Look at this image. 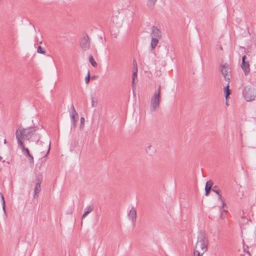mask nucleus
Returning <instances> with one entry per match:
<instances>
[{
    "label": "nucleus",
    "mask_w": 256,
    "mask_h": 256,
    "mask_svg": "<svg viewBox=\"0 0 256 256\" xmlns=\"http://www.w3.org/2000/svg\"><path fill=\"white\" fill-rule=\"evenodd\" d=\"M160 90H161V86H160V85L158 86L157 92H155L154 94H159V96H160Z\"/></svg>",
    "instance_id": "33"
},
{
    "label": "nucleus",
    "mask_w": 256,
    "mask_h": 256,
    "mask_svg": "<svg viewBox=\"0 0 256 256\" xmlns=\"http://www.w3.org/2000/svg\"><path fill=\"white\" fill-rule=\"evenodd\" d=\"M246 56H244L242 57V63L241 66L244 74L247 76L250 73V68L248 62L246 61Z\"/></svg>",
    "instance_id": "7"
},
{
    "label": "nucleus",
    "mask_w": 256,
    "mask_h": 256,
    "mask_svg": "<svg viewBox=\"0 0 256 256\" xmlns=\"http://www.w3.org/2000/svg\"><path fill=\"white\" fill-rule=\"evenodd\" d=\"M160 96H159V94H154L150 100V110L152 112H154L156 108L160 106Z\"/></svg>",
    "instance_id": "4"
},
{
    "label": "nucleus",
    "mask_w": 256,
    "mask_h": 256,
    "mask_svg": "<svg viewBox=\"0 0 256 256\" xmlns=\"http://www.w3.org/2000/svg\"><path fill=\"white\" fill-rule=\"evenodd\" d=\"M137 70H134V72L132 73V87L134 88V84L135 82V79L137 78Z\"/></svg>",
    "instance_id": "22"
},
{
    "label": "nucleus",
    "mask_w": 256,
    "mask_h": 256,
    "mask_svg": "<svg viewBox=\"0 0 256 256\" xmlns=\"http://www.w3.org/2000/svg\"><path fill=\"white\" fill-rule=\"evenodd\" d=\"M26 156L28 157V158L32 156V155L30 154V152H28V153H26Z\"/></svg>",
    "instance_id": "35"
},
{
    "label": "nucleus",
    "mask_w": 256,
    "mask_h": 256,
    "mask_svg": "<svg viewBox=\"0 0 256 256\" xmlns=\"http://www.w3.org/2000/svg\"><path fill=\"white\" fill-rule=\"evenodd\" d=\"M128 216L132 220L133 226H134L136 220V211L134 208H132L128 214Z\"/></svg>",
    "instance_id": "8"
},
{
    "label": "nucleus",
    "mask_w": 256,
    "mask_h": 256,
    "mask_svg": "<svg viewBox=\"0 0 256 256\" xmlns=\"http://www.w3.org/2000/svg\"><path fill=\"white\" fill-rule=\"evenodd\" d=\"M196 252H198V255L196 256H202L204 252L202 251V252L200 254V252L198 250V249L195 248L194 252V256H196Z\"/></svg>",
    "instance_id": "29"
},
{
    "label": "nucleus",
    "mask_w": 256,
    "mask_h": 256,
    "mask_svg": "<svg viewBox=\"0 0 256 256\" xmlns=\"http://www.w3.org/2000/svg\"><path fill=\"white\" fill-rule=\"evenodd\" d=\"M36 127H30L26 128L19 127L16 132L17 141L22 140L24 139L30 140L32 136L35 134L36 130Z\"/></svg>",
    "instance_id": "1"
},
{
    "label": "nucleus",
    "mask_w": 256,
    "mask_h": 256,
    "mask_svg": "<svg viewBox=\"0 0 256 256\" xmlns=\"http://www.w3.org/2000/svg\"><path fill=\"white\" fill-rule=\"evenodd\" d=\"M213 184L214 182L212 180H209L208 182H206V184L205 188H210L212 190Z\"/></svg>",
    "instance_id": "21"
},
{
    "label": "nucleus",
    "mask_w": 256,
    "mask_h": 256,
    "mask_svg": "<svg viewBox=\"0 0 256 256\" xmlns=\"http://www.w3.org/2000/svg\"><path fill=\"white\" fill-rule=\"evenodd\" d=\"M208 238L204 234H201L198 236L195 248L200 249L204 252H206L208 250Z\"/></svg>",
    "instance_id": "3"
},
{
    "label": "nucleus",
    "mask_w": 256,
    "mask_h": 256,
    "mask_svg": "<svg viewBox=\"0 0 256 256\" xmlns=\"http://www.w3.org/2000/svg\"><path fill=\"white\" fill-rule=\"evenodd\" d=\"M90 79V70H88L87 76L85 78V82L86 84H88Z\"/></svg>",
    "instance_id": "28"
},
{
    "label": "nucleus",
    "mask_w": 256,
    "mask_h": 256,
    "mask_svg": "<svg viewBox=\"0 0 256 256\" xmlns=\"http://www.w3.org/2000/svg\"><path fill=\"white\" fill-rule=\"evenodd\" d=\"M222 68L221 70L222 73L226 81L230 82V80L232 78L230 74L231 70L230 66L225 64L222 66Z\"/></svg>",
    "instance_id": "5"
},
{
    "label": "nucleus",
    "mask_w": 256,
    "mask_h": 256,
    "mask_svg": "<svg viewBox=\"0 0 256 256\" xmlns=\"http://www.w3.org/2000/svg\"><path fill=\"white\" fill-rule=\"evenodd\" d=\"M242 94L247 102H252L256 98V90L250 86H246L244 87Z\"/></svg>",
    "instance_id": "2"
},
{
    "label": "nucleus",
    "mask_w": 256,
    "mask_h": 256,
    "mask_svg": "<svg viewBox=\"0 0 256 256\" xmlns=\"http://www.w3.org/2000/svg\"><path fill=\"white\" fill-rule=\"evenodd\" d=\"M242 215L241 216L240 220V224L242 229H244L245 228L244 226L246 224L249 222V218L246 216V214L244 210H242Z\"/></svg>",
    "instance_id": "11"
},
{
    "label": "nucleus",
    "mask_w": 256,
    "mask_h": 256,
    "mask_svg": "<svg viewBox=\"0 0 256 256\" xmlns=\"http://www.w3.org/2000/svg\"><path fill=\"white\" fill-rule=\"evenodd\" d=\"M0 196L1 201L2 202V208L4 210V211H5L6 203H5L4 196L2 192H0Z\"/></svg>",
    "instance_id": "23"
},
{
    "label": "nucleus",
    "mask_w": 256,
    "mask_h": 256,
    "mask_svg": "<svg viewBox=\"0 0 256 256\" xmlns=\"http://www.w3.org/2000/svg\"><path fill=\"white\" fill-rule=\"evenodd\" d=\"M254 44H255V45H256V42H254Z\"/></svg>",
    "instance_id": "39"
},
{
    "label": "nucleus",
    "mask_w": 256,
    "mask_h": 256,
    "mask_svg": "<svg viewBox=\"0 0 256 256\" xmlns=\"http://www.w3.org/2000/svg\"><path fill=\"white\" fill-rule=\"evenodd\" d=\"M91 100H92V107H96L98 105V102L94 100V98L93 96H91Z\"/></svg>",
    "instance_id": "27"
},
{
    "label": "nucleus",
    "mask_w": 256,
    "mask_h": 256,
    "mask_svg": "<svg viewBox=\"0 0 256 256\" xmlns=\"http://www.w3.org/2000/svg\"><path fill=\"white\" fill-rule=\"evenodd\" d=\"M224 96H225L226 100H227V99L228 98V97L230 94V90L229 88V84H228L224 88Z\"/></svg>",
    "instance_id": "17"
},
{
    "label": "nucleus",
    "mask_w": 256,
    "mask_h": 256,
    "mask_svg": "<svg viewBox=\"0 0 256 256\" xmlns=\"http://www.w3.org/2000/svg\"><path fill=\"white\" fill-rule=\"evenodd\" d=\"M70 120H71V123H72V126L71 128H75L76 126V122L78 118V116H70Z\"/></svg>",
    "instance_id": "14"
},
{
    "label": "nucleus",
    "mask_w": 256,
    "mask_h": 256,
    "mask_svg": "<svg viewBox=\"0 0 256 256\" xmlns=\"http://www.w3.org/2000/svg\"><path fill=\"white\" fill-rule=\"evenodd\" d=\"M212 191L216 193L218 196V200L222 202V208L226 206V204L224 203V199L222 198L220 191L218 186H214L212 187Z\"/></svg>",
    "instance_id": "9"
},
{
    "label": "nucleus",
    "mask_w": 256,
    "mask_h": 256,
    "mask_svg": "<svg viewBox=\"0 0 256 256\" xmlns=\"http://www.w3.org/2000/svg\"><path fill=\"white\" fill-rule=\"evenodd\" d=\"M152 38H162V32L156 26H152V32L150 34Z\"/></svg>",
    "instance_id": "10"
},
{
    "label": "nucleus",
    "mask_w": 256,
    "mask_h": 256,
    "mask_svg": "<svg viewBox=\"0 0 256 256\" xmlns=\"http://www.w3.org/2000/svg\"><path fill=\"white\" fill-rule=\"evenodd\" d=\"M28 161H29L30 164L34 165V158H33L32 156H30V158H28Z\"/></svg>",
    "instance_id": "30"
},
{
    "label": "nucleus",
    "mask_w": 256,
    "mask_h": 256,
    "mask_svg": "<svg viewBox=\"0 0 256 256\" xmlns=\"http://www.w3.org/2000/svg\"><path fill=\"white\" fill-rule=\"evenodd\" d=\"M2 159V156H0V160H1Z\"/></svg>",
    "instance_id": "37"
},
{
    "label": "nucleus",
    "mask_w": 256,
    "mask_h": 256,
    "mask_svg": "<svg viewBox=\"0 0 256 256\" xmlns=\"http://www.w3.org/2000/svg\"><path fill=\"white\" fill-rule=\"evenodd\" d=\"M226 104L228 106V102H226Z\"/></svg>",
    "instance_id": "38"
},
{
    "label": "nucleus",
    "mask_w": 256,
    "mask_h": 256,
    "mask_svg": "<svg viewBox=\"0 0 256 256\" xmlns=\"http://www.w3.org/2000/svg\"><path fill=\"white\" fill-rule=\"evenodd\" d=\"M94 210L92 206H86L84 210V212L82 216V218H84L88 214L92 212Z\"/></svg>",
    "instance_id": "15"
},
{
    "label": "nucleus",
    "mask_w": 256,
    "mask_h": 256,
    "mask_svg": "<svg viewBox=\"0 0 256 256\" xmlns=\"http://www.w3.org/2000/svg\"><path fill=\"white\" fill-rule=\"evenodd\" d=\"M211 190L212 189L210 188H205V196H208L210 194Z\"/></svg>",
    "instance_id": "31"
},
{
    "label": "nucleus",
    "mask_w": 256,
    "mask_h": 256,
    "mask_svg": "<svg viewBox=\"0 0 256 256\" xmlns=\"http://www.w3.org/2000/svg\"><path fill=\"white\" fill-rule=\"evenodd\" d=\"M70 116H72V115L78 116V114L75 110L74 107L72 104L71 107H70Z\"/></svg>",
    "instance_id": "20"
},
{
    "label": "nucleus",
    "mask_w": 256,
    "mask_h": 256,
    "mask_svg": "<svg viewBox=\"0 0 256 256\" xmlns=\"http://www.w3.org/2000/svg\"><path fill=\"white\" fill-rule=\"evenodd\" d=\"M246 252L249 255L250 254V252H249L248 250H247V251Z\"/></svg>",
    "instance_id": "36"
},
{
    "label": "nucleus",
    "mask_w": 256,
    "mask_h": 256,
    "mask_svg": "<svg viewBox=\"0 0 256 256\" xmlns=\"http://www.w3.org/2000/svg\"><path fill=\"white\" fill-rule=\"evenodd\" d=\"M42 178H38L37 180V182L36 184L35 188L34 189V197L38 198V194L41 190L40 184L42 183Z\"/></svg>",
    "instance_id": "12"
},
{
    "label": "nucleus",
    "mask_w": 256,
    "mask_h": 256,
    "mask_svg": "<svg viewBox=\"0 0 256 256\" xmlns=\"http://www.w3.org/2000/svg\"><path fill=\"white\" fill-rule=\"evenodd\" d=\"M156 2L157 0H148L147 2V6L149 8L153 9Z\"/></svg>",
    "instance_id": "18"
},
{
    "label": "nucleus",
    "mask_w": 256,
    "mask_h": 256,
    "mask_svg": "<svg viewBox=\"0 0 256 256\" xmlns=\"http://www.w3.org/2000/svg\"><path fill=\"white\" fill-rule=\"evenodd\" d=\"M255 234H256V230L255 231Z\"/></svg>",
    "instance_id": "40"
},
{
    "label": "nucleus",
    "mask_w": 256,
    "mask_h": 256,
    "mask_svg": "<svg viewBox=\"0 0 256 256\" xmlns=\"http://www.w3.org/2000/svg\"><path fill=\"white\" fill-rule=\"evenodd\" d=\"M133 64H134V70H138V66H137V64H136V61H135V60H134Z\"/></svg>",
    "instance_id": "32"
},
{
    "label": "nucleus",
    "mask_w": 256,
    "mask_h": 256,
    "mask_svg": "<svg viewBox=\"0 0 256 256\" xmlns=\"http://www.w3.org/2000/svg\"><path fill=\"white\" fill-rule=\"evenodd\" d=\"M50 142H48V152H47L46 154V155L44 156V157L46 156L48 154V153H49V152H50Z\"/></svg>",
    "instance_id": "34"
},
{
    "label": "nucleus",
    "mask_w": 256,
    "mask_h": 256,
    "mask_svg": "<svg viewBox=\"0 0 256 256\" xmlns=\"http://www.w3.org/2000/svg\"><path fill=\"white\" fill-rule=\"evenodd\" d=\"M89 62L90 63V64L94 66V67H96L98 66L97 63L94 60L92 56V54H90L88 57Z\"/></svg>",
    "instance_id": "19"
},
{
    "label": "nucleus",
    "mask_w": 256,
    "mask_h": 256,
    "mask_svg": "<svg viewBox=\"0 0 256 256\" xmlns=\"http://www.w3.org/2000/svg\"><path fill=\"white\" fill-rule=\"evenodd\" d=\"M85 122V119L84 117L80 118V129L82 130L84 127V124Z\"/></svg>",
    "instance_id": "25"
},
{
    "label": "nucleus",
    "mask_w": 256,
    "mask_h": 256,
    "mask_svg": "<svg viewBox=\"0 0 256 256\" xmlns=\"http://www.w3.org/2000/svg\"><path fill=\"white\" fill-rule=\"evenodd\" d=\"M159 39V38H152V40L150 42V47L152 49L154 50L156 48V46L158 42Z\"/></svg>",
    "instance_id": "16"
},
{
    "label": "nucleus",
    "mask_w": 256,
    "mask_h": 256,
    "mask_svg": "<svg viewBox=\"0 0 256 256\" xmlns=\"http://www.w3.org/2000/svg\"><path fill=\"white\" fill-rule=\"evenodd\" d=\"M17 142L18 146L19 148L22 150V152L26 154V153H28L30 151L28 148H25L23 140H18Z\"/></svg>",
    "instance_id": "13"
},
{
    "label": "nucleus",
    "mask_w": 256,
    "mask_h": 256,
    "mask_svg": "<svg viewBox=\"0 0 256 256\" xmlns=\"http://www.w3.org/2000/svg\"><path fill=\"white\" fill-rule=\"evenodd\" d=\"M80 45L84 50H86L90 48V41L88 36L86 34L80 40Z\"/></svg>",
    "instance_id": "6"
},
{
    "label": "nucleus",
    "mask_w": 256,
    "mask_h": 256,
    "mask_svg": "<svg viewBox=\"0 0 256 256\" xmlns=\"http://www.w3.org/2000/svg\"><path fill=\"white\" fill-rule=\"evenodd\" d=\"M78 144V141L76 140H74V141L72 142V148H76Z\"/></svg>",
    "instance_id": "26"
},
{
    "label": "nucleus",
    "mask_w": 256,
    "mask_h": 256,
    "mask_svg": "<svg viewBox=\"0 0 256 256\" xmlns=\"http://www.w3.org/2000/svg\"><path fill=\"white\" fill-rule=\"evenodd\" d=\"M37 52L42 54H45L46 52V50L42 48L41 46H39L37 49Z\"/></svg>",
    "instance_id": "24"
}]
</instances>
